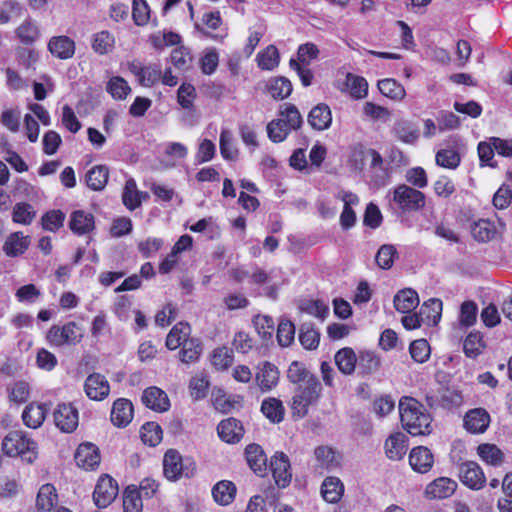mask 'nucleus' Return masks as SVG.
I'll return each mask as SVG.
<instances>
[{
  "mask_svg": "<svg viewBox=\"0 0 512 512\" xmlns=\"http://www.w3.org/2000/svg\"><path fill=\"white\" fill-rule=\"evenodd\" d=\"M401 423L411 435H428L431 433V417L425 407L416 399L403 397L399 401Z\"/></svg>",
  "mask_w": 512,
  "mask_h": 512,
  "instance_id": "obj_1",
  "label": "nucleus"
},
{
  "mask_svg": "<svg viewBox=\"0 0 512 512\" xmlns=\"http://www.w3.org/2000/svg\"><path fill=\"white\" fill-rule=\"evenodd\" d=\"M302 123V116L296 106L285 104L280 110L278 118L268 123V137L275 143L282 142L291 131L299 129Z\"/></svg>",
  "mask_w": 512,
  "mask_h": 512,
  "instance_id": "obj_2",
  "label": "nucleus"
},
{
  "mask_svg": "<svg viewBox=\"0 0 512 512\" xmlns=\"http://www.w3.org/2000/svg\"><path fill=\"white\" fill-rule=\"evenodd\" d=\"M2 451L9 457L20 456L32 463L37 457V445L23 431H11L2 441Z\"/></svg>",
  "mask_w": 512,
  "mask_h": 512,
  "instance_id": "obj_3",
  "label": "nucleus"
},
{
  "mask_svg": "<svg viewBox=\"0 0 512 512\" xmlns=\"http://www.w3.org/2000/svg\"><path fill=\"white\" fill-rule=\"evenodd\" d=\"M321 393L322 385L320 381L307 387L295 388L291 403L293 416L304 418L308 414L309 407L318 402Z\"/></svg>",
  "mask_w": 512,
  "mask_h": 512,
  "instance_id": "obj_4",
  "label": "nucleus"
},
{
  "mask_svg": "<svg viewBox=\"0 0 512 512\" xmlns=\"http://www.w3.org/2000/svg\"><path fill=\"white\" fill-rule=\"evenodd\" d=\"M196 466L191 459L183 460L178 451L168 450L163 459V470L165 477L170 481H177L181 477H191Z\"/></svg>",
  "mask_w": 512,
  "mask_h": 512,
  "instance_id": "obj_5",
  "label": "nucleus"
},
{
  "mask_svg": "<svg viewBox=\"0 0 512 512\" xmlns=\"http://www.w3.org/2000/svg\"><path fill=\"white\" fill-rule=\"evenodd\" d=\"M393 200L404 212L418 211L425 206L424 193L405 184L394 189Z\"/></svg>",
  "mask_w": 512,
  "mask_h": 512,
  "instance_id": "obj_6",
  "label": "nucleus"
},
{
  "mask_svg": "<svg viewBox=\"0 0 512 512\" xmlns=\"http://www.w3.org/2000/svg\"><path fill=\"white\" fill-rule=\"evenodd\" d=\"M82 338L83 330L75 322H69L63 326L53 325L47 333L50 344L57 347L75 345Z\"/></svg>",
  "mask_w": 512,
  "mask_h": 512,
  "instance_id": "obj_7",
  "label": "nucleus"
},
{
  "mask_svg": "<svg viewBox=\"0 0 512 512\" xmlns=\"http://www.w3.org/2000/svg\"><path fill=\"white\" fill-rule=\"evenodd\" d=\"M458 475L460 481L470 489L480 490L485 486L486 477L475 461H464L458 464Z\"/></svg>",
  "mask_w": 512,
  "mask_h": 512,
  "instance_id": "obj_8",
  "label": "nucleus"
},
{
  "mask_svg": "<svg viewBox=\"0 0 512 512\" xmlns=\"http://www.w3.org/2000/svg\"><path fill=\"white\" fill-rule=\"evenodd\" d=\"M118 495V484L109 475L99 478L93 493V499L97 507H107Z\"/></svg>",
  "mask_w": 512,
  "mask_h": 512,
  "instance_id": "obj_9",
  "label": "nucleus"
},
{
  "mask_svg": "<svg viewBox=\"0 0 512 512\" xmlns=\"http://www.w3.org/2000/svg\"><path fill=\"white\" fill-rule=\"evenodd\" d=\"M505 228L506 224L500 218L497 220V225L488 219H479L472 224L471 234L479 242H488L503 233Z\"/></svg>",
  "mask_w": 512,
  "mask_h": 512,
  "instance_id": "obj_10",
  "label": "nucleus"
},
{
  "mask_svg": "<svg viewBox=\"0 0 512 512\" xmlns=\"http://www.w3.org/2000/svg\"><path fill=\"white\" fill-rule=\"evenodd\" d=\"M270 469L276 485L279 488L287 487L292 479L289 458L283 452H277L270 460Z\"/></svg>",
  "mask_w": 512,
  "mask_h": 512,
  "instance_id": "obj_11",
  "label": "nucleus"
},
{
  "mask_svg": "<svg viewBox=\"0 0 512 512\" xmlns=\"http://www.w3.org/2000/svg\"><path fill=\"white\" fill-rule=\"evenodd\" d=\"M55 425L63 432L70 433L78 426V412L71 404H60L54 412Z\"/></svg>",
  "mask_w": 512,
  "mask_h": 512,
  "instance_id": "obj_12",
  "label": "nucleus"
},
{
  "mask_svg": "<svg viewBox=\"0 0 512 512\" xmlns=\"http://www.w3.org/2000/svg\"><path fill=\"white\" fill-rule=\"evenodd\" d=\"M490 415L484 408L469 410L464 416V428L471 434L484 433L490 424Z\"/></svg>",
  "mask_w": 512,
  "mask_h": 512,
  "instance_id": "obj_13",
  "label": "nucleus"
},
{
  "mask_svg": "<svg viewBox=\"0 0 512 512\" xmlns=\"http://www.w3.org/2000/svg\"><path fill=\"white\" fill-rule=\"evenodd\" d=\"M100 453L92 443L80 444L75 453V462L84 470H94L100 464Z\"/></svg>",
  "mask_w": 512,
  "mask_h": 512,
  "instance_id": "obj_14",
  "label": "nucleus"
},
{
  "mask_svg": "<svg viewBox=\"0 0 512 512\" xmlns=\"http://www.w3.org/2000/svg\"><path fill=\"white\" fill-rule=\"evenodd\" d=\"M287 379L295 385V388H302L318 382V378L306 366L298 361H293L287 370Z\"/></svg>",
  "mask_w": 512,
  "mask_h": 512,
  "instance_id": "obj_15",
  "label": "nucleus"
},
{
  "mask_svg": "<svg viewBox=\"0 0 512 512\" xmlns=\"http://www.w3.org/2000/svg\"><path fill=\"white\" fill-rule=\"evenodd\" d=\"M457 488V483L447 477H440L426 486L424 491L428 499H445L453 495Z\"/></svg>",
  "mask_w": 512,
  "mask_h": 512,
  "instance_id": "obj_16",
  "label": "nucleus"
},
{
  "mask_svg": "<svg viewBox=\"0 0 512 512\" xmlns=\"http://www.w3.org/2000/svg\"><path fill=\"white\" fill-rule=\"evenodd\" d=\"M141 399L147 408L156 412H165L170 407L167 394L162 389L155 386L145 389Z\"/></svg>",
  "mask_w": 512,
  "mask_h": 512,
  "instance_id": "obj_17",
  "label": "nucleus"
},
{
  "mask_svg": "<svg viewBox=\"0 0 512 512\" xmlns=\"http://www.w3.org/2000/svg\"><path fill=\"white\" fill-rule=\"evenodd\" d=\"M84 388L90 399L98 401L106 398L110 391L108 381L99 373L89 375L85 380Z\"/></svg>",
  "mask_w": 512,
  "mask_h": 512,
  "instance_id": "obj_18",
  "label": "nucleus"
},
{
  "mask_svg": "<svg viewBox=\"0 0 512 512\" xmlns=\"http://www.w3.org/2000/svg\"><path fill=\"white\" fill-rule=\"evenodd\" d=\"M48 50L54 57L67 60L75 54V42L68 36H53L48 42Z\"/></svg>",
  "mask_w": 512,
  "mask_h": 512,
  "instance_id": "obj_19",
  "label": "nucleus"
},
{
  "mask_svg": "<svg viewBox=\"0 0 512 512\" xmlns=\"http://www.w3.org/2000/svg\"><path fill=\"white\" fill-rule=\"evenodd\" d=\"M129 70L137 77L139 83L146 87L153 86L161 77V70L156 65L143 66L139 62H132L129 64Z\"/></svg>",
  "mask_w": 512,
  "mask_h": 512,
  "instance_id": "obj_20",
  "label": "nucleus"
},
{
  "mask_svg": "<svg viewBox=\"0 0 512 512\" xmlns=\"http://www.w3.org/2000/svg\"><path fill=\"white\" fill-rule=\"evenodd\" d=\"M409 463L414 471L427 473L434 463L433 454L427 447H415L410 452Z\"/></svg>",
  "mask_w": 512,
  "mask_h": 512,
  "instance_id": "obj_21",
  "label": "nucleus"
},
{
  "mask_svg": "<svg viewBox=\"0 0 512 512\" xmlns=\"http://www.w3.org/2000/svg\"><path fill=\"white\" fill-rule=\"evenodd\" d=\"M133 418V405L127 399H118L114 402L111 411V421L115 426L125 427Z\"/></svg>",
  "mask_w": 512,
  "mask_h": 512,
  "instance_id": "obj_22",
  "label": "nucleus"
},
{
  "mask_svg": "<svg viewBox=\"0 0 512 512\" xmlns=\"http://www.w3.org/2000/svg\"><path fill=\"white\" fill-rule=\"evenodd\" d=\"M219 437L227 443L238 442L243 436L241 422L235 418L222 420L217 427Z\"/></svg>",
  "mask_w": 512,
  "mask_h": 512,
  "instance_id": "obj_23",
  "label": "nucleus"
},
{
  "mask_svg": "<svg viewBox=\"0 0 512 512\" xmlns=\"http://www.w3.org/2000/svg\"><path fill=\"white\" fill-rule=\"evenodd\" d=\"M340 90L347 92L353 99H363L368 94V83L365 78L347 73Z\"/></svg>",
  "mask_w": 512,
  "mask_h": 512,
  "instance_id": "obj_24",
  "label": "nucleus"
},
{
  "mask_svg": "<svg viewBox=\"0 0 512 512\" xmlns=\"http://www.w3.org/2000/svg\"><path fill=\"white\" fill-rule=\"evenodd\" d=\"M29 245V236H25L22 232H14L7 237L3 245V251L9 257H16L22 255Z\"/></svg>",
  "mask_w": 512,
  "mask_h": 512,
  "instance_id": "obj_25",
  "label": "nucleus"
},
{
  "mask_svg": "<svg viewBox=\"0 0 512 512\" xmlns=\"http://www.w3.org/2000/svg\"><path fill=\"white\" fill-rule=\"evenodd\" d=\"M94 216L91 213L77 210L70 216L69 227L73 233L84 235L94 229Z\"/></svg>",
  "mask_w": 512,
  "mask_h": 512,
  "instance_id": "obj_26",
  "label": "nucleus"
},
{
  "mask_svg": "<svg viewBox=\"0 0 512 512\" xmlns=\"http://www.w3.org/2000/svg\"><path fill=\"white\" fill-rule=\"evenodd\" d=\"M279 381V371L273 364L266 362L256 374V382L263 392L273 389Z\"/></svg>",
  "mask_w": 512,
  "mask_h": 512,
  "instance_id": "obj_27",
  "label": "nucleus"
},
{
  "mask_svg": "<svg viewBox=\"0 0 512 512\" xmlns=\"http://www.w3.org/2000/svg\"><path fill=\"white\" fill-rule=\"evenodd\" d=\"M332 122L331 110L326 104L315 106L308 115V123L315 130H326Z\"/></svg>",
  "mask_w": 512,
  "mask_h": 512,
  "instance_id": "obj_28",
  "label": "nucleus"
},
{
  "mask_svg": "<svg viewBox=\"0 0 512 512\" xmlns=\"http://www.w3.org/2000/svg\"><path fill=\"white\" fill-rule=\"evenodd\" d=\"M334 360L341 373L351 375L354 373L358 363V356L352 348L345 347L336 352Z\"/></svg>",
  "mask_w": 512,
  "mask_h": 512,
  "instance_id": "obj_29",
  "label": "nucleus"
},
{
  "mask_svg": "<svg viewBox=\"0 0 512 512\" xmlns=\"http://www.w3.org/2000/svg\"><path fill=\"white\" fill-rule=\"evenodd\" d=\"M406 436L403 433H394L385 441V453L391 460H400L406 454Z\"/></svg>",
  "mask_w": 512,
  "mask_h": 512,
  "instance_id": "obj_30",
  "label": "nucleus"
},
{
  "mask_svg": "<svg viewBox=\"0 0 512 512\" xmlns=\"http://www.w3.org/2000/svg\"><path fill=\"white\" fill-rule=\"evenodd\" d=\"M46 413L45 405L30 403L22 413V420L27 427L36 429L43 424Z\"/></svg>",
  "mask_w": 512,
  "mask_h": 512,
  "instance_id": "obj_31",
  "label": "nucleus"
},
{
  "mask_svg": "<svg viewBox=\"0 0 512 512\" xmlns=\"http://www.w3.org/2000/svg\"><path fill=\"white\" fill-rule=\"evenodd\" d=\"M317 466L326 470H334L340 465V455L331 447L319 446L314 450Z\"/></svg>",
  "mask_w": 512,
  "mask_h": 512,
  "instance_id": "obj_32",
  "label": "nucleus"
},
{
  "mask_svg": "<svg viewBox=\"0 0 512 512\" xmlns=\"http://www.w3.org/2000/svg\"><path fill=\"white\" fill-rule=\"evenodd\" d=\"M109 177L108 167L97 165L92 167L85 176L87 186L94 191H101L105 188Z\"/></svg>",
  "mask_w": 512,
  "mask_h": 512,
  "instance_id": "obj_33",
  "label": "nucleus"
},
{
  "mask_svg": "<svg viewBox=\"0 0 512 512\" xmlns=\"http://www.w3.org/2000/svg\"><path fill=\"white\" fill-rule=\"evenodd\" d=\"M148 197L147 193H142L137 189L134 179H128L122 193V200L124 205L129 210H134L141 205L143 199Z\"/></svg>",
  "mask_w": 512,
  "mask_h": 512,
  "instance_id": "obj_34",
  "label": "nucleus"
},
{
  "mask_svg": "<svg viewBox=\"0 0 512 512\" xmlns=\"http://www.w3.org/2000/svg\"><path fill=\"white\" fill-rule=\"evenodd\" d=\"M419 296L416 290H399L394 296V306L401 313H409L419 305Z\"/></svg>",
  "mask_w": 512,
  "mask_h": 512,
  "instance_id": "obj_35",
  "label": "nucleus"
},
{
  "mask_svg": "<svg viewBox=\"0 0 512 512\" xmlns=\"http://www.w3.org/2000/svg\"><path fill=\"white\" fill-rule=\"evenodd\" d=\"M191 328L187 323L176 324L169 332L166 338V346L170 350H175L184 345V342L190 340Z\"/></svg>",
  "mask_w": 512,
  "mask_h": 512,
  "instance_id": "obj_36",
  "label": "nucleus"
},
{
  "mask_svg": "<svg viewBox=\"0 0 512 512\" xmlns=\"http://www.w3.org/2000/svg\"><path fill=\"white\" fill-rule=\"evenodd\" d=\"M344 492V486L339 478L327 477L321 486V494L325 501L329 503L338 502Z\"/></svg>",
  "mask_w": 512,
  "mask_h": 512,
  "instance_id": "obj_37",
  "label": "nucleus"
},
{
  "mask_svg": "<svg viewBox=\"0 0 512 512\" xmlns=\"http://www.w3.org/2000/svg\"><path fill=\"white\" fill-rule=\"evenodd\" d=\"M267 92L275 100L287 98L292 92V84L285 77H275L268 81Z\"/></svg>",
  "mask_w": 512,
  "mask_h": 512,
  "instance_id": "obj_38",
  "label": "nucleus"
},
{
  "mask_svg": "<svg viewBox=\"0 0 512 512\" xmlns=\"http://www.w3.org/2000/svg\"><path fill=\"white\" fill-rule=\"evenodd\" d=\"M235 494L236 486L227 480L218 482L212 489L213 498L220 505L230 504L234 500Z\"/></svg>",
  "mask_w": 512,
  "mask_h": 512,
  "instance_id": "obj_39",
  "label": "nucleus"
},
{
  "mask_svg": "<svg viewBox=\"0 0 512 512\" xmlns=\"http://www.w3.org/2000/svg\"><path fill=\"white\" fill-rule=\"evenodd\" d=\"M486 347L483 336L480 332L469 333L463 342V351L469 358L475 359L481 355Z\"/></svg>",
  "mask_w": 512,
  "mask_h": 512,
  "instance_id": "obj_40",
  "label": "nucleus"
},
{
  "mask_svg": "<svg viewBox=\"0 0 512 512\" xmlns=\"http://www.w3.org/2000/svg\"><path fill=\"white\" fill-rule=\"evenodd\" d=\"M477 454L482 461L492 466H500L504 461V453L495 444H480Z\"/></svg>",
  "mask_w": 512,
  "mask_h": 512,
  "instance_id": "obj_41",
  "label": "nucleus"
},
{
  "mask_svg": "<svg viewBox=\"0 0 512 512\" xmlns=\"http://www.w3.org/2000/svg\"><path fill=\"white\" fill-rule=\"evenodd\" d=\"M245 454L247 463L254 472L260 473L265 470L267 457L259 445H248Z\"/></svg>",
  "mask_w": 512,
  "mask_h": 512,
  "instance_id": "obj_42",
  "label": "nucleus"
},
{
  "mask_svg": "<svg viewBox=\"0 0 512 512\" xmlns=\"http://www.w3.org/2000/svg\"><path fill=\"white\" fill-rule=\"evenodd\" d=\"M256 61L260 69L274 70L280 62L279 51L274 45H269L257 54Z\"/></svg>",
  "mask_w": 512,
  "mask_h": 512,
  "instance_id": "obj_43",
  "label": "nucleus"
},
{
  "mask_svg": "<svg viewBox=\"0 0 512 512\" xmlns=\"http://www.w3.org/2000/svg\"><path fill=\"white\" fill-rule=\"evenodd\" d=\"M58 502V495L52 484H44L40 487L37 495V508L43 511H50Z\"/></svg>",
  "mask_w": 512,
  "mask_h": 512,
  "instance_id": "obj_44",
  "label": "nucleus"
},
{
  "mask_svg": "<svg viewBox=\"0 0 512 512\" xmlns=\"http://www.w3.org/2000/svg\"><path fill=\"white\" fill-rule=\"evenodd\" d=\"M377 86L382 95L395 101L403 100L406 95L405 88L392 78L378 81Z\"/></svg>",
  "mask_w": 512,
  "mask_h": 512,
  "instance_id": "obj_45",
  "label": "nucleus"
},
{
  "mask_svg": "<svg viewBox=\"0 0 512 512\" xmlns=\"http://www.w3.org/2000/svg\"><path fill=\"white\" fill-rule=\"evenodd\" d=\"M261 411L273 423H280L285 413L282 401L272 397L263 400Z\"/></svg>",
  "mask_w": 512,
  "mask_h": 512,
  "instance_id": "obj_46",
  "label": "nucleus"
},
{
  "mask_svg": "<svg viewBox=\"0 0 512 512\" xmlns=\"http://www.w3.org/2000/svg\"><path fill=\"white\" fill-rule=\"evenodd\" d=\"M115 44L114 36L106 30L97 32L92 37V49L100 55L110 53Z\"/></svg>",
  "mask_w": 512,
  "mask_h": 512,
  "instance_id": "obj_47",
  "label": "nucleus"
},
{
  "mask_svg": "<svg viewBox=\"0 0 512 512\" xmlns=\"http://www.w3.org/2000/svg\"><path fill=\"white\" fill-rule=\"evenodd\" d=\"M393 131L400 141L407 144L415 143L419 137L417 128L407 120L396 122Z\"/></svg>",
  "mask_w": 512,
  "mask_h": 512,
  "instance_id": "obj_48",
  "label": "nucleus"
},
{
  "mask_svg": "<svg viewBox=\"0 0 512 512\" xmlns=\"http://www.w3.org/2000/svg\"><path fill=\"white\" fill-rule=\"evenodd\" d=\"M36 210L31 204L16 203L12 211V220L21 225H30L36 217Z\"/></svg>",
  "mask_w": 512,
  "mask_h": 512,
  "instance_id": "obj_49",
  "label": "nucleus"
},
{
  "mask_svg": "<svg viewBox=\"0 0 512 512\" xmlns=\"http://www.w3.org/2000/svg\"><path fill=\"white\" fill-rule=\"evenodd\" d=\"M298 309L302 313H306L320 319H324L329 312L325 303L320 300L302 299L298 302Z\"/></svg>",
  "mask_w": 512,
  "mask_h": 512,
  "instance_id": "obj_50",
  "label": "nucleus"
},
{
  "mask_svg": "<svg viewBox=\"0 0 512 512\" xmlns=\"http://www.w3.org/2000/svg\"><path fill=\"white\" fill-rule=\"evenodd\" d=\"M181 347L182 349L179 352L180 360L186 364L196 362L202 353L201 343L196 338H191L184 342V345Z\"/></svg>",
  "mask_w": 512,
  "mask_h": 512,
  "instance_id": "obj_51",
  "label": "nucleus"
},
{
  "mask_svg": "<svg viewBox=\"0 0 512 512\" xmlns=\"http://www.w3.org/2000/svg\"><path fill=\"white\" fill-rule=\"evenodd\" d=\"M20 41L26 45L34 43L40 37V31L31 19L25 20L16 30Z\"/></svg>",
  "mask_w": 512,
  "mask_h": 512,
  "instance_id": "obj_52",
  "label": "nucleus"
},
{
  "mask_svg": "<svg viewBox=\"0 0 512 512\" xmlns=\"http://www.w3.org/2000/svg\"><path fill=\"white\" fill-rule=\"evenodd\" d=\"M435 161L440 167L454 170L460 165L461 156L454 149H441L436 153Z\"/></svg>",
  "mask_w": 512,
  "mask_h": 512,
  "instance_id": "obj_53",
  "label": "nucleus"
},
{
  "mask_svg": "<svg viewBox=\"0 0 512 512\" xmlns=\"http://www.w3.org/2000/svg\"><path fill=\"white\" fill-rule=\"evenodd\" d=\"M162 428L155 422H148L141 427L140 436L143 443L156 446L162 440Z\"/></svg>",
  "mask_w": 512,
  "mask_h": 512,
  "instance_id": "obj_54",
  "label": "nucleus"
},
{
  "mask_svg": "<svg viewBox=\"0 0 512 512\" xmlns=\"http://www.w3.org/2000/svg\"><path fill=\"white\" fill-rule=\"evenodd\" d=\"M219 65V53L214 47L204 50L200 58V68L203 74L212 75Z\"/></svg>",
  "mask_w": 512,
  "mask_h": 512,
  "instance_id": "obj_55",
  "label": "nucleus"
},
{
  "mask_svg": "<svg viewBox=\"0 0 512 512\" xmlns=\"http://www.w3.org/2000/svg\"><path fill=\"white\" fill-rule=\"evenodd\" d=\"M107 91L116 100H124L129 93L131 88L126 80L122 77H112L107 83Z\"/></svg>",
  "mask_w": 512,
  "mask_h": 512,
  "instance_id": "obj_56",
  "label": "nucleus"
},
{
  "mask_svg": "<svg viewBox=\"0 0 512 512\" xmlns=\"http://www.w3.org/2000/svg\"><path fill=\"white\" fill-rule=\"evenodd\" d=\"M211 363L218 370H226L233 363V353L227 347H219L211 354Z\"/></svg>",
  "mask_w": 512,
  "mask_h": 512,
  "instance_id": "obj_57",
  "label": "nucleus"
},
{
  "mask_svg": "<svg viewBox=\"0 0 512 512\" xmlns=\"http://www.w3.org/2000/svg\"><path fill=\"white\" fill-rule=\"evenodd\" d=\"M299 341L305 349L313 350L319 345L320 334L309 324H303L300 328Z\"/></svg>",
  "mask_w": 512,
  "mask_h": 512,
  "instance_id": "obj_58",
  "label": "nucleus"
},
{
  "mask_svg": "<svg viewBox=\"0 0 512 512\" xmlns=\"http://www.w3.org/2000/svg\"><path fill=\"white\" fill-rule=\"evenodd\" d=\"M409 352L415 362L424 363L429 359L431 349L427 340L418 339L410 344Z\"/></svg>",
  "mask_w": 512,
  "mask_h": 512,
  "instance_id": "obj_59",
  "label": "nucleus"
},
{
  "mask_svg": "<svg viewBox=\"0 0 512 512\" xmlns=\"http://www.w3.org/2000/svg\"><path fill=\"white\" fill-rule=\"evenodd\" d=\"M21 111L19 108L5 109L0 115V123L12 133L20 129Z\"/></svg>",
  "mask_w": 512,
  "mask_h": 512,
  "instance_id": "obj_60",
  "label": "nucleus"
},
{
  "mask_svg": "<svg viewBox=\"0 0 512 512\" xmlns=\"http://www.w3.org/2000/svg\"><path fill=\"white\" fill-rule=\"evenodd\" d=\"M8 395L10 402L20 405L26 402L30 396L29 384L24 381L15 382L9 389Z\"/></svg>",
  "mask_w": 512,
  "mask_h": 512,
  "instance_id": "obj_61",
  "label": "nucleus"
},
{
  "mask_svg": "<svg viewBox=\"0 0 512 512\" xmlns=\"http://www.w3.org/2000/svg\"><path fill=\"white\" fill-rule=\"evenodd\" d=\"M295 326L287 319H283L278 324L277 340L282 347H288L294 340Z\"/></svg>",
  "mask_w": 512,
  "mask_h": 512,
  "instance_id": "obj_62",
  "label": "nucleus"
},
{
  "mask_svg": "<svg viewBox=\"0 0 512 512\" xmlns=\"http://www.w3.org/2000/svg\"><path fill=\"white\" fill-rule=\"evenodd\" d=\"M396 256V248L393 245L386 244L379 248L375 260L380 268L389 269L392 267Z\"/></svg>",
  "mask_w": 512,
  "mask_h": 512,
  "instance_id": "obj_63",
  "label": "nucleus"
},
{
  "mask_svg": "<svg viewBox=\"0 0 512 512\" xmlns=\"http://www.w3.org/2000/svg\"><path fill=\"white\" fill-rule=\"evenodd\" d=\"M142 497L135 489L128 487L123 496L124 512H142Z\"/></svg>",
  "mask_w": 512,
  "mask_h": 512,
  "instance_id": "obj_64",
  "label": "nucleus"
}]
</instances>
